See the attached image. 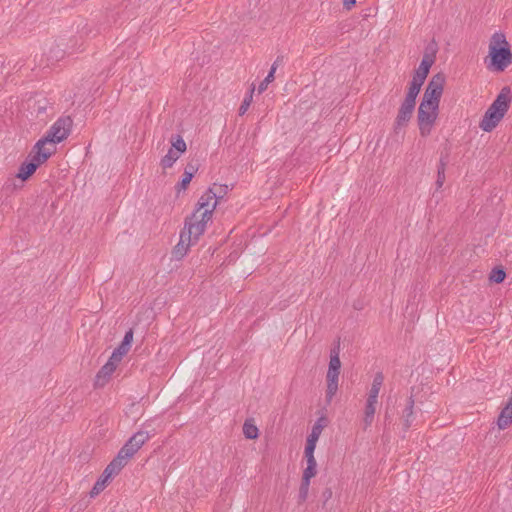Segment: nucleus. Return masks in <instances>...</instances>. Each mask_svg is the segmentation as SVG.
Listing matches in <instances>:
<instances>
[{"label": "nucleus", "instance_id": "1", "mask_svg": "<svg viewBox=\"0 0 512 512\" xmlns=\"http://www.w3.org/2000/svg\"><path fill=\"white\" fill-rule=\"evenodd\" d=\"M226 193V186L214 183L199 198L193 214L186 219L185 227L181 231L179 243L174 247L173 255L176 259L183 258L191 245L195 244L206 230L207 223L211 221L213 213Z\"/></svg>", "mask_w": 512, "mask_h": 512}, {"label": "nucleus", "instance_id": "2", "mask_svg": "<svg viewBox=\"0 0 512 512\" xmlns=\"http://www.w3.org/2000/svg\"><path fill=\"white\" fill-rule=\"evenodd\" d=\"M512 63V52L506 36L495 32L490 39L489 54L485 59L486 67L491 72H503Z\"/></svg>", "mask_w": 512, "mask_h": 512}, {"label": "nucleus", "instance_id": "3", "mask_svg": "<svg viewBox=\"0 0 512 512\" xmlns=\"http://www.w3.org/2000/svg\"><path fill=\"white\" fill-rule=\"evenodd\" d=\"M509 93L508 88H503L500 94L496 97L493 103L489 106L485 112L479 127L485 131H492L505 116L509 108Z\"/></svg>", "mask_w": 512, "mask_h": 512}, {"label": "nucleus", "instance_id": "4", "mask_svg": "<svg viewBox=\"0 0 512 512\" xmlns=\"http://www.w3.org/2000/svg\"><path fill=\"white\" fill-rule=\"evenodd\" d=\"M149 440V434L145 431L135 433L119 450L117 456L111 461L115 466L122 470L128 461L136 452Z\"/></svg>", "mask_w": 512, "mask_h": 512}, {"label": "nucleus", "instance_id": "5", "mask_svg": "<svg viewBox=\"0 0 512 512\" xmlns=\"http://www.w3.org/2000/svg\"><path fill=\"white\" fill-rule=\"evenodd\" d=\"M439 107L420 103L417 111V125L422 137H428L436 124Z\"/></svg>", "mask_w": 512, "mask_h": 512}, {"label": "nucleus", "instance_id": "6", "mask_svg": "<svg viewBox=\"0 0 512 512\" xmlns=\"http://www.w3.org/2000/svg\"><path fill=\"white\" fill-rule=\"evenodd\" d=\"M444 83L445 77L442 74L438 73L434 75L430 79L420 103L439 107Z\"/></svg>", "mask_w": 512, "mask_h": 512}, {"label": "nucleus", "instance_id": "7", "mask_svg": "<svg viewBox=\"0 0 512 512\" xmlns=\"http://www.w3.org/2000/svg\"><path fill=\"white\" fill-rule=\"evenodd\" d=\"M72 119L69 116L60 117L54 122L50 129L46 132L45 136L55 144L67 138L71 131Z\"/></svg>", "mask_w": 512, "mask_h": 512}, {"label": "nucleus", "instance_id": "8", "mask_svg": "<svg viewBox=\"0 0 512 512\" xmlns=\"http://www.w3.org/2000/svg\"><path fill=\"white\" fill-rule=\"evenodd\" d=\"M187 145L184 139L177 135L171 138V148L167 154L162 157L160 165L163 169L171 168L180 156L186 151Z\"/></svg>", "mask_w": 512, "mask_h": 512}, {"label": "nucleus", "instance_id": "9", "mask_svg": "<svg viewBox=\"0 0 512 512\" xmlns=\"http://www.w3.org/2000/svg\"><path fill=\"white\" fill-rule=\"evenodd\" d=\"M120 471L121 470L118 469L115 466V464L110 462L107 465V467L104 469L103 473L98 478L96 483L94 484L93 488L91 489L90 496L93 498V497H96L97 495H99L106 488V486L108 485L110 480L114 476L118 475L120 473Z\"/></svg>", "mask_w": 512, "mask_h": 512}, {"label": "nucleus", "instance_id": "10", "mask_svg": "<svg viewBox=\"0 0 512 512\" xmlns=\"http://www.w3.org/2000/svg\"><path fill=\"white\" fill-rule=\"evenodd\" d=\"M415 109V104L403 101L399 107L397 116L394 121V132H401L409 123Z\"/></svg>", "mask_w": 512, "mask_h": 512}, {"label": "nucleus", "instance_id": "11", "mask_svg": "<svg viewBox=\"0 0 512 512\" xmlns=\"http://www.w3.org/2000/svg\"><path fill=\"white\" fill-rule=\"evenodd\" d=\"M56 144L50 142L46 137L40 139L34 146L33 158L41 164L47 161V159L56 151Z\"/></svg>", "mask_w": 512, "mask_h": 512}, {"label": "nucleus", "instance_id": "12", "mask_svg": "<svg viewBox=\"0 0 512 512\" xmlns=\"http://www.w3.org/2000/svg\"><path fill=\"white\" fill-rule=\"evenodd\" d=\"M340 370L328 369L326 374V401L330 403L338 391Z\"/></svg>", "mask_w": 512, "mask_h": 512}, {"label": "nucleus", "instance_id": "13", "mask_svg": "<svg viewBox=\"0 0 512 512\" xmlns=\"http://www.w3.org/2000/svg\"><path fill=\"white\" fill-rule=\"evenodd\" d=\"M434 59V55L425 54L421 60L419 67L415 71L413 78L425 82L427 75L429 74V70L434 63Z\"/></svg>", "mask_w": 512, "mask_h": 512}, {"label": "nucleus", "instance_id": "14", "mask_svg": "<svg viewBox=\"0 0 512 512\" xmlns=\"http://www.w3.org/2000/svg\"><path fill=\"white\" fill-rule=\"evenodd\" d=\"M119 364L118 360H113L112 356H110L108 362L102 366L100 371L96 376V385H104L107 379L113 374L116 370L117 365Z\"/></svg>", "mask_w": 512, "mask_h": 512}, {"label": "nucleus", "instance_id": "15", "mask_svg": "<svg viewBox=\"0 0 512 512\" xmlns=\"http://www.w3.org/2000/svg\"><path fill=\"white\" fill-rule=\"evenodd\" d=\"M321 420H322V418L319 419L312 427V430L307 437L304 452H313L314 453L317 441H318V439L322 433V430H323V425L320 423Z\"/></svg>", "mask_w": 512, "mask_h": 512}, {"label": "nucleus", "instance_id": "16", "mask_svg": "<svg viewBox=\"0 0 512 512\" xmlns=\"http://www.w3.org/2000/svg\"><path fill=\"white\" fill-rule=\"evenodd\" d=\"M512 424V399L508 401L506 406L500 412L497 419V426L500 430H504Z\"/></svg>", "mask_w": 512, "mask_h": 512}, {"label": "nucleus", "instance_id": "17", "mask_svg": "<svg viewBox=\"0 0 512 512\" xmlns=\"http://www.w3.org/2000/svg\"><path fill=\"white\" fill-rule=\"evenodd\" d=\"M39 166L40 163L37 162L34 158H32L30 162H25L21 164L16 177L21 179L22 181H25L36 171V169Z\"/></svg>", "mask_w": 512, "mask_h": 512}, {"label": "nucleus", "instance_id": "18", "mask_svg": "<svg viewBox=\"0 0 512 512\" xmlns=\"http://www.w3.org/2000/svg\"><path fill=\"white\" fill-rule=\"evenodd\" d=\"M307 466L303 471V478L312 479L317 474V462L313 452H304Z\"/></svg>", "mask_w": 512, "mask_h": 512}, {"label": "nucleus", "instance_id": "19", "mask_svg": "<svg viewBox=\"0 0 512 512\" xmlns=\"http://www.w3.org/2000/svg\"><path fill=\"white\" fill-rule=\"evenodd\" d=\"M423 84H424V82L412 78V81L409 84L405 99L403 101H406V102L416 105V98H417Z\"/></svg>", "mask_w": 512, "mask_h": 512}, {"label": "nucleus", "instance_id": "20", "mask_svg": "<svg viewBox=\"0 0 512 512\" xmlns=\"http://www.w3.org/2000/svg\"><path fill=\"white\" fill-rule=\"evenodd\" d=\"M413 407H414V400L412 397H410L407 407L405 408V410L403 412V416H402L403 426H404L405 430H408L412 424Z\"/></svg>", "mask_w": 512, "mask_h": 512}, {"label": "nucleus", "instance_id": "21", "mask_svg": "<svg viewBox=\"0 0 512 512\" xmlns=\"http://www.w3.org/2000/svg\"><path fill=\"white\" fill-rule=\"evenodd\" d=\"M278 67V59L272 64L271 69L268 73V75L265 77V79L259 84L258 86V93L264 92L268 85L274 81L275 79V72Z\"/></svg>", "mask_w": 512, "mask_h": 512}, {"label": "nucleus", "instance_id": "22", "mask_svg": "<svg viewBox=\"0 0 512 512\" xmlns=\"http://www.w3.org/2000/svg\"><path fill=\"white\" fill-rule=\"evenodd\" d=\"M383 382H384V376L382 373H377L374 378H373V382H372V385H371V388H370V391H369V396H372V397H378L379 396V393H380V390H381V387L383 385Z\"/></svg>", "mask_w": 512, "mask_h": 512}, {"label": "nucleus", "instance_id": "23", "mask_svg": "<svg viewBox=\"0 0 512 512\" xmlns=\"http://www.w3.org/2000/svg\"><path fill=\"white\" fill-rule=\"evenodd\" d=\"M445 170H446V162L443 159H440L438 167H437V179H436V188L441 189L445 182Z\"/></svg>", "mask_w": 512, "mask_h": 512}, {"label": "nucleus", "instance_id": "24", "mask_svg": "<svg viewBox=\"0 0 512 512\" xmlns=\"http://www.w3.org/2000/svg\"><path fill=\"white\" fill-rule=\"evenodd\" d=\"M243 434L247 439H256L259 435V430L253 423L245 421L243 425Z\"/></svg>", "mask_w": 512, "mask_h": 512}, {"label": "nucleus", "instance_id": "25", "mask_svg": "<svg viewBox=\"0 0 512 512\" xmlns=\"http://www.w3.org/2000/svg\"><path fill=\"white\" fill-rule=\"evenodd\" d=\"M375 412H376V406H372V405L365 406L364 418H363L365 429L371 426V424L374 420Z\"/></svg>", "mask_w": 512, "mask_h": 512}, {"label": "nucleus", "instance_id": "26", "mask_svg": "<svg viewBox=\"0 0 512 512\" xmlns=\"http://www.w3.org/2000/svg\"><path fill=\"white\" fill-rule=\"evenodd\" d=\"M129 345H125L123 342L112 352V358L113 360H118L119 362L122 360V358L129 352L130 350Z\"/></svg>", "mask_w": 512, "mask_h": 512}, {"label": "nucleus", "instance_id": "27", "mask_svg": "<svg viewBox=\"0 0 512 512\" xmlns=\"http://www.w3.org/2000/svg\"><path fill=\"white\" fill-rule=\"evenodd\" d=\"M328 369L340 370L341 369V361L339 358V351L337 349H333L330 352V361Z\"/></svg>", "mask_w": 512, "mask_h": 512}, {"label": "nucleus", "instance_id": "28", "mask_svg": "<svg viewBox=\"0 0 512 512\" xmlns=\"http://www.w3.org/2000/svg\"><path fill=\"white\" fill-rule=\"evenodd\" d=\"M310 481L311 479H306L302 477L301 485L299 488V500L301 502H304L308 497Z\"/></svg>", "mask_w": 512, "mask_h": 512}, {"label": "nucleus", "instance_id": "29", "mask_svg": "<svg viewBox=\"0 0 512 512\" xmlns=\"http://www.w3.org/2000/svg\"><path fill=\"white\" fill-rule=\"evenodd\" d=\"M505 272L502 269H494L490 275V279L495 283H501L505 279Z\"/></svg>", "mask_w": 512, "mask_h": 512}, {"label": "nucleus", "instance_id": "30", "mask_svg": "<svg viewBox=\"0 0 512 512\" xmlns=\"http://www.w3.org/2000/svg\"><path fill=\"white\" fill-rule=\"evenodd\" d=\"M253 90H254V89H252V90H251V92H250V94H249V95H247V96L244 98V100H243V102H242V104H241V106H240V108H239V114H240V115H244V114L246 113V111L248 110V108H249V106H250V104H251V102H252V93H253Z\"/></svg>", "mask_w": 512, "mask_h": 512}, {"label": "nucleus", "instance_id": "31", "mask_svg": "<svg viewBox=\"0 0 512 512\" xmlns=\"http://www.w3.org/2000/svg\"><path fill=\"white\" fill-rule=\"evenodd\" d=\"M191 172H184L181 182L179 183V189L185 190L192 180Z\"/></svg>", "mask_w": 512, "mask_h": 512}, {"label": "nucleus", "instance_id": "32", "mask_svg": "<svg viewBox=\"0 0 512 512\" xmlns=\"http://www.w3.org/2000/svg\"><path fill=\"white\" fill-rule=\"evenodd\" d=\"M133 341V330L130 329L128 330L125 335H124V338L122 340V342L125 344V345H129L131 346V343Z\"/></svg>", "mask_w": 512, "mask_h": 512}, {"label": "nucleus", "instance_id": "33", "mask_svg": "<svg viewBox=\"0 0 512 512\" xmlns=\"http://www.w3.org/2000/svg\"><path fill=\"white\" fill-rule=\"evenodd\" d=\"M378 403V397H372L368 395L366 405L376 406Z\"/></svg>", "mask_w": 512, "mask_h": 512}, {"label": "nucleus", "instance_id": "34", "mask_svg": "<svg viewBox=\"0 0 512 512\" xmlns=\"http://www.w3.org/2000/svg\"><path fill=\"white\" fill-rule=\"evenodd\" d=\"M356 3V0H343V5L346 9L350 10Z\"/></svg>", "mask_w": 512, "mask_h": 512}, {"label": "nucleus", "instance_id": "35", "mask_svg": "<svg viewBox=\"0 0 512 512\" xmlns=\"http://www.w3.org/2000/svg\"><path fill=\"white\" fill-rule=\"evenodd\" d=\"M197 171V167L192 165V164H188L185 168V171L184 172H191L192 174V177L194 176L195 172Z\"/></svg>", "mask_w": 512, "mask_h": 512}, {"label": "nucleus", "instance_id": "36", "mask_svg": "<svg viewBox=\"0 0 512 512\" xmlns=\"http://www.w3.org/2000/svg\"><path fill=\"white\" fill-rule=\"evenodd\" d=\"M511 399H512V397H511Z\"/></svg>", "mask_w": 512, "mask_h": 512}]
</instances>
